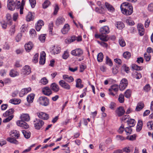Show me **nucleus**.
<instances>
[{
  "label": "nucleus",
  "instance_id": "nucleus-29",
  "mask_svg": "<svg viewBox=\"0 0 153 153\" xmlns=\"http://www.w3.org/2000/svg\"><path fill=\"white\" fill-rule=\"evenodd\" d=\"M6 18L8 25H11L12 24L13 21L11 15L9 13H7L6 16Z\"/></svg>",
  "mask_w": 153,
  "mask_h": 153
},
{
  "label": "nucleus",
  "instance_id": "nucleus-13",
  "mask_svg": "<svg viewBox=\"0 0 153 153\" xmlns=\"http://www.w3.org/2000/svg\"><path fill=\"white\" fill-rule=\"evenodd\" d=\"M38 117L41 119L47 120L49 118V116L47 114L43 112H38L36 113Z\"/></svg>",
  "mask_w": 153,
  "mask_h": 153
},
{
  "label": "nucleus",
  "instance_id": "nucleus-4",
  "mask_svg": "<svg viewBox=\"0 0 153 153\" xmlns=\"http://www.w3.org/2000/svg\"><path fill=\"white\" fill-rule=\"evenodd\" d=\"M38 101L39 104L44 106H48L49 103V100L45 96L39 97Z\"/></svg>",
  "mask_w": 153,
  "mask_h": 153
},
{
  "label": "nucleus",
  "instance_id": "nucleus-2",
  "mask_svg": "<svg viewBox=\"0 0 153 153\" xmlns=\"http://www.w3.org/2000/svg\"><path fill=\"white\" fill-rule=\"evenodd\" d=\"M119 86L117 85H114L111 87L109 89L108 94L111 95L115 98H117L118 95H117V92L118 91Z\"/></svg>",
  "mask_w": 153,
  "mask_h": 153
},
{
  "label": "nucleus",
  "instance_id": "nucleus-21",
  "mask_svg": "<svg viewBox=\"0 0 153 153\" xmlns=\"http://www.w3.org/2000/svg\"><path fill=\"white\" fill-rule=\"evenodd\" d=\"M137 28L139 35L140 36H143L144 34V29L143 25L141 24H138Z\"/></svg>",
  "mask_w": 153,
  "mask_h": 153
},
{
  "label": "nucleus",
  "instance_id": "nucleus-16",
  "mask_svg": "<svg viewBox=\"0 0 153 153\" xmlns=\"http://www.w3.org/2000/svg\"><path fill=\"white\" fill-rule=\"evenodd\" d=\"M42 92L45 95L48 96H50L52 93L51 89L48 87L43 88L42 89Z\"/></svg>",
  "mask_w": 153,
  "mask_h": 153
},
{
  "label": "nucleus",
  "instance_id": "nucleus-26",
  "mask_svg": "<svg viewBox=\"0 0 153 153\" xmlns=\"http://www.w3.org/2000/svg\"><path fill=\"white\" fill-rule=\"evenodd\" d=\"M33 47V44L32 43L30 42L26 44L25 45V49L26 51L28 52L30 51Z\"/></svg>",
  "mask_w": 153,
  "mask_h": 153
},
{
  "label": "nucleus",
  "instance_id": "nucleus-12",
  "mask_svg": "<svg viewBox=\"0 0 153 153\" xmlns=\"http://www.w3.org/2000/svg\"><path fill=\"white\" fill-rule=\"evenodd\" d=\"M65 21V19L63 17L59 16L56 19L55 21V24L56 26H59L63 24Z\"/></svg>",
  "mask_w": 153,
  "mask_h": 153
},
{
  "label": "nucleus",
  "instance_id": "nucleus-18",
  "mask_svg": "<svg viewBox=\"0 0 153 153\" xmlns=\"http://www.w3.org/2000/svg\"><path fill=\"white\" fill-rule=\"evenodd\" d=\"M70 30L69 25L68 24H65L61 30V31L63 34H65L68 33Z\"/></svg>",
  "mask_w": 153,
  "mask_h": 153
},
{
  "label": "nucleus",
  "instance_id": "nucleus-32",
  "mask_svg": "<svg viewBox=\"0 0 153 153\" xmlns=\"http://www.w3.org/2000/svg\"><path fill=\"white\" fill-rule=\"evenodd\" d=\"M21 102V100L18 99H10L9 102L14 105H16L20 103Z\"/></svg>",
  "mask_w": 153,
  "mask_h": 153
},
{
  "label": "nucleus",
  "instance_id": "nucleus-7",
  "mask_svg": "<svg viewBox=\"0 0 153 153\" xmlns=\"http://www.w3.org/2000/svg\"><path fill=\"white\" fill-rule=\"evenodd\" d=\"M16 1L13 0H8L7 7L8 10H14L16 9Z\"/></svg>",
  "mask_w": 153,
  "mask_h": 153
},
{
  "label": "nucleus",
  "instance_id": "nucleus-33",
  "mask_svg": "<svg viewBox=\"0 0 153 153\" xmlns=\"http://www.w3.org/2000/svg\"><path fill=\"white\" fill-rule=\"evenodd\" d=\"M7 140L11 143L14 144H19L18 141L16 139L14 138L9 137L7 139Z\"/></svg>",
  "mask_w": 153,
  "mask_h": 153
},
{
  "label": "nucleus",
  "instance_id": "nucleus-28",
  "mask_svg": "<svg viewBox=\"0 0 153 153\" xmlns=\"http://www.w3.org/2000/svg\"><path fill=\"white\" fill-rule=\"evenodd\" d=\"M127 124L130 127L134 126L135 125V120L133 119H128L126 121Z\"/></svg>",
  "mask_w": 153,
  "mask_h": 153
},
{
  "label": "nucleus",
  "instance_id": "nucleus-15",
  "mask_svg": "<svg viewBox=\"0 0 153 153\" xmlns=\"http://www.w3.org/2000/svg\"><path fill=\"white\" fill-rule=\"evenodd\" d=\"M59 84L62 88L67 90L70 89V85L63 80H61L59 82Z\"/></svg>",
  "mask_w": 153,
  "mask_h": 153
},
{
  "label": "nucleus",
  "instance_id": "nucleus-54",
  "mask_svg": "<svg viewBox=\"0 0 153 153\" xmlns=\"http://www.w3.org/2000/svg\"><path fill=\"white\" fill-rule=\"evenodd\" d=\"M118 101L120 103H123L124 102V96L123 95L121 94L119 95Z\"/></svg>",
  "mask_w": 153,
  "mask_h": 153
},
{
  "label": "nucleus",
  "instance_id": "nucleus-51",
  "mask_svg": "<svg viewBox=\"0 0 153 153\" xmlns=\"http://www.w3.org/2000/svg\"><path fill=\"white\" fill-rule=\"evenodd\" d=\"M122 68L127 73H128L130 72L129 67L127 66L126 64H124L122 66Z\"/></svg>",
  "mask_w": 153,
  "mask_h": 153
},
{
  "label": "nucleus",
  "instance_id": "nucleus-43",
  "mask_svg": "<svg viewBox=\"0 0 153 153\" xmlns=\"http://www.w3.org/2000/svg\"><path fill=\"white\" fill-rule=\"evenodd\" d=\"M123 56L126 59H128L130 57L131 54V53L129 52L126 51L123 53Z\"/></svg>",
  "mask_w": 153,
  "mask_h": 153
},
{
  "label": "nucleus",
  "instance_id": "nucleus-57",
  "mask_svg": "<svg viewBox=\"0 0 153 153\" xmlns=\"http://www.w3.org/2000/svg\"><path fill=\"white\" fill-rule=\"evenodd\" d=\"M30 33L33 38L35 37L36 35V32L34 29H32L30 30Z\"/></svg>",
  "mask_w": 153,
  "mask_h": 153
},
{
  "label": "nucleus",
  "instance_id": "nucleus-55",
  "mask_svg": "<svg viewBox=\"0 0 153 153\" xmlns=\"http://www.w3.org/2000/svg\"><path fill=\"white\" fill-rule=\"evenodd\" d=\"M39 54L38 53H36L33 57V62L35 63L38 62V58Z\"/></svg>",
  "mask_w": 153,
  "mask_h": 153
},
{
  "label": "nucleus",
  "instance_id": "nucleus-46",
  "mask_svg": "<svg viewBox=\"0 0 153 153\" xmlns=\"http://www.w3.org/2000/svg\"><path fill=\"white\" fill-rule=\"evenodd\" d=\"M119 42L120 45L123 47L126 45V43L124 40L122 38H120L119 40Z\"/></svg>",
  "mask_w": 153,
  "mask_h": 153
},
{
  "label": "nucleus",
  "instance_id": "nucleus-42",
  "mask_svg": "<svg viewBox=\"0 0 153 153\" xmlns=\"http://www.w3.org/2000/svg\"><path fill=\"white\" fill-rule=\"evenodd\" d=\"M100 40L104 42H106L108 40V38L107 37V36H106L104 34H101L100 35Z\"/></svg>",
  "mask_w": 153,
  "mask_h": 153
},
{
  "label": "nucleus",
  "instance_id": "nucleus-25",
  "mask_svg": "<svg viewBox=\"0 0 153 153\" xmlns=\"http://www.w3.org/2000/svg\"><path fill=\"white\" fill-rule=\"evenodd\" d=\"M100 32L101 34H107L109 32V28L107 26H104L100 29Z\"/></svg>",
  "mask_w": 153,
  "mask_h": 153
},
{
  "label": "nucleus",
  "instance_id": "nucleus-39",
  "mask_svg": "<svg viewBox=\"0 0 153 153\" xmlns=\"http://www.w3.org/2000/svg\"><path fill=\"white\" fill-rule=\"evenodd\" d=\"M51 4L50 2L48 0H46L42 4V8L43 9L47 8Z\"/></svg>",
  "mask_w": 153,
  "mask_h": 153
},
{
  "label": "nucleus",
  "instance_id": "nucleus-36",
  "mask_svg": "<svg viewBox=\"0 0 153 153\" xmlns=\"http://www.w3.org/2000/svg\"><path fill=\"white\" fill-rule=\"evenodd\" d=\"M116 27L119 29H121L124 27V24L121 22H117L116 23Z\"/></svg>",
  "mask_w": 153,
  "mask_h": 153
},
{
  "label": "nucleus",
  "instance_id": "nucleus-44",
  "mask_svg": "<svg viewBox=\"0 0 153 153\" xmlns=\"http://www.w3.org/2000/svg\"><path fill=\"white\" fill-rule=\"evenodd\" d=\"M15 25L12 26L10 31V34L11 36L14 35L15 32Z\"/></svg>",
  "mask_w": 153,
  "mask_h": 153
},
{
  "label": "nucleus",
  "instance_id": "nucleus-58",
  "mask_svg": "<svg viewBox=\"0 0 153 153\" xmlns=\"http://www.w3.org/2000/svg\"><path fill=\"white\" fill-rule=\"evenodd\" d=\"M22 36L21 33H18L15 38V39L17 42H19L21 39Z\"/></svg>",
  "mask_w": 153,
  "mask_h": 153
},
{
  "label": "nucleus",
  "instance_id": "nucleus-27",
  "mask_svg": "<svg viewBox=\"0 0 153 153\" xmlns=\"http://www.w3.org/2000/svg\"><path fill=\"white\" fill-rule=\"evenodd\" d=\"M21 120L23 121H29L30 120V117L29 115L27 114H23L20 117Z\"/></svg>",
  "mask_w": 153,
  "mask_h": 153
},
{
  "label": "nucleus",
  "instance_id": "nucleus-61",
  "mask_svg": "<svg viewBox=\"0 0 153 153\" xmlns=\"http://www.w3.org/2000/svg\"><path fill=\"white\" fill-rule=\"evenodd\" d=\"M30 4L32 8H33L35 6L36 4V1L35 0H29Z\"/></svg>",
  "mask_w": 153,
  "mask_h": 153
},
{
  "label": "nucleus",
  "instance_id": "nucleus-53",
  "mask_svg": "<svg viewBox=\"0 0 153 153\" xmlns=\"http://www.w3.org/2000/svg\"><path fill=\"white\" fill-rule=\"evenodd\" d=\"M105 5L106 8L108 10H114V8L113 6L108 3L105 2Z\"/></svg>",
  "mask_w": 153,
  "mask_h": 153
},
{
  "label": "nucleus",
  "instance_id": "nucleus-8",
  "mask_svg": "<svg viewBox=\"0 0 153 153\" xmlns=\"http://www.w3.org/2000/svg\"><path fill=\"white\" fill-rule=\"evenodd\" d=\"M128 84V81L125 78L123 79L121 81L119 85L120 90H123L127 86Z\"/></svg>",
  "mask_w": 153,
  "mask_h": 153
},
{
  "label": "nucleus",
  "instance_id": "nucleus-59",
  "mask_svg": "<svg viewBox=\"0 0 153 153\" xmlns=\"http://www.w3.org/2000/svg\"><path fill=\"white\" fill-rule=\"evenodd\" d=\"M142 77L141 74L140 73L136 72L135 75H134V77L137 79H139Z\"/></svg>",
  "mask_w": 153,
  "mask_h": 153
},
{
  "label": "nucleus",
  "instance_id": "nucleus-3",
  "mask_svg": "<svg viewBox=\"0 0 153 153\" xmlns=\"http://www.w3.org/2000/svg\"><path fill=\"white\" fill-rule=\"evenodd\" d=\"M33 124L35 128L39 130L43 126L44 122L42 120L40 119L36 118L33 121Z\"/></svg>",
  "mask_w": 153,
  "mask_h": 153
},
{
  "label": "nucleus",
  "instance_id": "nucleus-24",
  "mask_svg": "<svg viewBox=\"0 0 153 153\" xmlns=\"http://www.w3.org/2000/svg\"><path fill=\"white\" fill-rule=\"evenodd\" d=\"M10 135L11 137H16V139H18L20 136L19 131L16 130L11 131L10 133Z\"/></svg>",
  "mask_w": 153,
  "mask_h": 153
},
{
  "label": "nucleus",
  "instance_id": "nucleus-20",
  "mask_svg": "<svg viewBox=\"0 0 153 153\" xmlns=\"http://www.w3.org/2000/svg\"><path fill=\"white\" fill-rule=\"evenodd\" d=\"M46 54L44 51H42L40 53L39 64L43 65L45 62Z\"/></svg>",
  "mask_w": 153,
  "mask_h": 153
},
{
  "label": "nucleus",
  "instance_id": "nucleus-63",
  "mask_svg": "<svg viewBox=\"0 0 153 153\" xmlns=\"http://www.w3.org/2000/svg\"><path fill=\"white\" fill-rule=\"evenodd\" d=\"M53 23L52 22H51L49 25V31L51 33L52 32V30L53 29Z\"/></svg>",
  "mask_w": 153,
  "mask_h": 153
},
{
  "label": "nucleus",
  "instance_id": "nucleus-17",
  "mask_svg": "<svg viewBox=\"0 0 153 153\" xmlns=\"http://www.w3.org/2000/svg\"><path fill=\"white\" fill-rule=\"evenodd\" d=\"M44 25V22L41 20H39L35 25V29L37 31H39L42 28V27Z\"/></svg>",
  "mask_w": 153,
  "mask_h": 153
},
{
  "label": "nucleus",
  "instance_id": "nucleus-11",
  "mask_svg": "<svg viewBox=\"0 0 153 153\" xmlns=\"http://www.w3.org/2000/svg\"><path fill=\"white\" fill-rule=\"evenodd\" d=\"M31 72V68L30 67L27 65L24 66L22 69V74L25 75H27Z\"/></svg>",
  "mask_w": 153,
  "mask_h": 153
},
{
  "label": "nucleus",
  "instance_id": "nucleus-14",
  "mask_svg": "<svg viewBox=\"0 0 153 153\" xmlns=\"http://www.w3.org/2000/svg\"><path fill=\"white\" fill-rule=\"evenodd\" d=\"M16 124L18 126L22 127L25 129L29 127L28 125L22 120L17 121Z\"/></svg>",
  "mask_w": 153,
  "mask_h": 153
},
{
  "label": "nucleus",
  "instance_id": "nucleus-38",
  "mask_svg": "<svg viewBox=\"0 0 153 153\" xmlns=\"http://www.w3.org/2000/svg\"><path fill=\"white\" fill-rule=\"evenodd\" d=\"M19 74L16 71L11 70L10 72V76L12 77H14L19 75Z\"/></svg>",
  "mask_w": 153,
  "mask_h": 153
},
{
  "label": "nucleus",
  "instance_id": "nucleus-47",
  "mask_svg": "<svg viewBox=\"0 0 153 153\" xmlns=\"http://www.w3.org/2000/svg\"><path fill=\"white\" fill-rule=\"evenodd\" d=\"M45 35V34H42L39 36V39L41 42H45L46 38Z\"/></svg>",
  "mask_w": 153,
  "mask_h": 153
},
{
  "label": "nucleus",
  "instance_id": "nucleus-64",
  "mask_svg": "<svg viewBox=\"0 0 153 153\" xmlns=\"http://www.w3.org/2000/svg\"><path fill=\"white\" fill-rule=\"evenodd\" d=\"M13 19L14 21H16L18 17V14L17 13H15L13 16Z\"/></svg>",
  "mask_w": 153,
  "mask_h": 153
},
{
  "label": "nucleus",
  "instance_id": "nucleus-31",
  "mask_svg": "<svg viewBox=\"0 0 153 153\" xmlns=\"http://www.w3.org/2000/svg\"><path fill=\"white\" fill-rule=\"evenodd\" d=\"M76 87L81 88L83 87V85L81 84L82 81L80 79H76Z\"/></svg>",
  "mask_w": 153,
  "mask_h": 153
},
{
  "label": "nucleus",
  "instance_id": "nucleus-10",
  "mask_svg": "<svg viewBox=\"0 0 153 153\" xmlns=\"http://www.w3.org/2000/svg\"><path fill=\"white\" fill-rule=\"evenodd\" d=\"M115 112L118 117H120L125 114V111L123 107L120 106L117 108L115 111Z\"/></svg>",
  "mask_w": 153,
  "mask_h": 153
},
{
  "label": "nucleus",
  "instance_id": "nucleus-40",
  "mask_svg": "<svg viewBox=\"0 0 153 153\" xmlns=\"http://www.w3.org/2000/svg\"><path fill=\"white\" fill-rule=\"evenodd\" d=\"M121 12L124 14L126 15H131L133 13V10H121Z\"/></svg>",
  "mask_w": 153,
  "mask_h": 153
},
{
  "label": "nucleus",
  "instance_id": "nucleus-6",
  "mask_svg": "<svg viewBox=\"0 0 153 153\" xmlns=\"http://www.w3.org/2000/svg\"><path fill=\"white\" fill-rule=\"evenodd\" d=\"M121 10H133L132 4L128 2L123 3L120 6Z\"/></svg>",
  "mask_w": 153,
  "mask_h": 153
},
{
  "label": "nucleus",
  "instance_id": "nucleus-9",
  "mask_svg": "<svg viewBox=\"0 0 153 153\" xmlns=\"http://www.w3.org/2000/svg\"><path fill=\"white\" fill-rule=\"evenodd\" d=\"M25 3V0H22L21 2L19 1H16V9L23 10Z\"/></svg>",
  "mask_w": 153,
  "mask_h": 153
},
{
  "label": "nucleus",
  "instance_id": "nucleus-45",
  "mask_svg": "<svg viewBox=\"0 0 153 153\" xmlns=\"http://www.w3.org/2000/svg\"><path fill=\"white\" fill-rule=\"evenodd\" d=\"M48 81L46 77L42 78L40 81V82L43 85H45L48 83Z\"/></svg>",
  "mask_w": 153,
  "mask_h": 153
},
{
  "label": "nucleus",
  "instance_id": "nucleus-23",
  "mask_svg": "<svg viewBox=\"0 0 153 153\" xmlns=\"http://www.w3.org/2000/svg\"><path fill=\"white\" fill-rule=\"evenodd\" d=\"M50 88L51 90L55 92H58L59 90V85L55 83H53L51 84Z\"/></svg>",
  "mask_w": 153,
  "mask_h": 153
},
{
  "label": "nucleus",
  "instance_id": "nucleus-34",
  "mask_svg": "<svg viewBox=\"0 0 153 153\" xmlns=\"http://www.w3.org/2000/svg\"><path fill=\"white\" fill-rule=\"evenodd\" d=\"M34 94H31L28 96L27 100L28 102H32L33 101L34 97Z\"/></svg>",
  "mask_w": 153,
  "mask_h": 153
},
{
  "label": "nucleus",
  "instance_id": "nucleus-48",
  "mask_svg": "<svg viewBox=\"0 0 153 153\" xmlns=\"http://www.w3.org/2000/svg\"><path fill=\"white\" fill-rule=\"evenodd\" d=\"M131 91L130 90H127L125 93V96L127 98H129L131 96Z\"/></svg>",
  "mask_w": 153,
  "mask_h": 153
},
{
  "label": "nucleus",
  "instance_id": "nucleus-56",
  "mask_svg": "<svg viewBox=\"0 0 153 153\" xmlns=\"http://www.w3.org/2000/svg\"><path fill=\"white\" fill-rule=\"evenodd\" d=\"M144 57L146 61H149L150 59L151 56L149 53H145L144 54Z\"/></svg>",
  "mask_w": 153,
  "mask_h": 153
},
{
  "label": "nucleus",
  "instance_id": "nucleus-37",
  "mask_svg": "<svg viewBox=\"0 0 153 153\" xmlns=\"http://www.w3.org/2000/svg\"><path fill=\"white\" fill-rule=\"evenodd\" d=\"M22 132L25 138L28 139L30 137L31 134L30 132L26 131L25 130H23L22 131Z\"/></svg>",
  "mask_w": 153,
  "mask_h": 153
},
{
  "label": "nucleus",
  "instance_id": "nucleus-30",
  "mask_svg": "<svg viewBox=\"0 0 153 153\" xmlns=\"http://www.w3.org/2000/svg\"><path fill=\"white\" fill-rule=\"evenodd\" d=\"M144 107V104L142 102H139L136 107L135 110L136 111H139L142 109Z\"/></svg>",
  "mask_w": 153,
  "mask_h": 153
},
{
  "label": "nucleus",
  "instance_id": "nucleus-50",
  "mask_svg": "<svg viewBox=\"0 0 153 153\" xmlns=\"http://www.w3.org/2000/svg\"><path fill=\"white\" fill-rule=\"evenodd\" d=\"M147 126L149 129H153V121H150L147 123Z\"/></svg>",
  "mask_w": 153,
  "mask_h": 153
},
{
  "label": "nucleus",
  "instance_id": "nucleus-41",
  "mask_svg": "<svg viewBox=\"0 0 153 153\" xmlns=\"http://www.w3.org/2000/svg\"><path fill=\"white\" fill-rule=\"evenodd\" d=\"M103 55L101 53H99L97 56V60L98 62H101L102 61Z\"/></svg>",
  "mask_w": 153,
  "mask_h": 153
},
{
  "label": "nucleus",
  "instance_id": "nucleus-35",
  "mask_svg": "<svg viewBox=\"0 0 153 153\" xmlns=\"http://www.w3.org/2000/svg\"><path fill=\"white\" fill-rule=\"evenodd\" d=\"M142 121L140 120H139L137 127L136 130L137 131H140L141 130L142 128Z\"/></svg>",
  "mask_w": 153,
  "mask_h": 153
},
{
  "label": "nucleus",
  "instance_id": "nucleus-19",
  "mask_svg": "<svg viewBox=\"0 0 153 153\" xmlns=\"http://www.w3.org/2000/svg\"><path fill=\"white\" fill-rule=\"evenodd\" d=\"M61 48L58 46H54L51 48V52L54 54H57L60 52Z\"/></svg>",
  "mask_w": 153,
  "mask_h": 153
},
{
  "label": "nucleus",
  "instance_id": "nucleus-52",
  "mask_svg": "<svg viewBox=\"0 0 153 153\" xmlns=\"http://www.w3.org/2000/svg\"><path fill=\"white\" fill-rule=\"evenodd\" d=\"M106 64L109 65L110 66H112V62L111 59L108 56H106Z\"/></svg>",
  "mask_w": 153,
  "mask_h": 153
},
{
  "label": "nucleus",
  "instance_id": "nucleus-49",
  "mask_svg": "<svg viewBox=\"0 0 153 153\" xmlns=\"http://www.w3.org/2000/svg\"><path fill=\"white\" fill-rule=\"evenodd\" d=\"M130 126L126 127L125 129V131L126 132L127 135L130 134L132 132V129Z\"/></svg>",
  "mask_w": 153,
  "mask_h": 153
},
{
  "label": "nucleus",
  "instance_id": "nucleus-5",
  "mask_svg": "<svg viewBox=\"0 0 153 153\" xmlns=\"http://www.w3.org/2000/svg\"><path fill=\"white\" fill-rule=\"evenodd\" d=\"M83 53V51L79 48H76L72 51L71 52V54L72 55L78 57L82 56Z\"/></svg>",
  "mask_w": 153,
  "mask_h": 153
},
{
  "label": "nucleus",
  "instance_id": "nucleus-62",
  "mask_svg": "<svg viewBox=\"0 0 153 153\" xmlns=\"http://www.w3.org/2000/svg\"><path fill=\"white\" fill-rule=\"evenodd\" d=\"M10 48L9 44L7 42H5L3 45V48L5 50H9Z\"/></svg>",
  "mask_w": 153,
  "mask_h": 153
},
{
  "label": "nucleus",
  "instance_id": "nucleus-1",
  "mask_svg": "<svg viewBox=\"0 0 153 153\" xmlns=\"http://www.w3.org/2000/svg\"><path fill=\"white\" fill-rule=\"evenodd\" d=\"M14 110L13 108H11L3 114V116L4 117H7L3 120V123H6L10 121L13 118L14 116L12 114Z\"/></svg>",
  "mask_w": 153,
  "mask_h": 153
},
{
  "label": "nucleus",
  "instance_id": "nucleus-22",
  "mask_svg": "<svg viewBox=\"0 0 153 153\" xmlns=\"http://www.w3.org/2000/svg\"><path fill=\"white\" fill-rule=\"evenodd\" d=\"M34 13L29 12L26 17V20L28 22L32 21L34 19Z\"/></svg>",
  "mask_w": 153,
  "mask_h": 153
},
{
  "label": "nucleus",
  "instance_id": "nucleus-60",
  "mask_svg": "<svg viewBox=\"0 0 153 153\" xmlns=\"http://www.w3.org/2000/svg\"><path fill=\"white\" fill-rule=\"evenodd\" d=\"M132 67L133 69L136 70H140L141 68V67L138 66L136 64L133 65Z\"/></svg>",
  "mask_w": 153,
  "mask_h": 153
}]
</instances>
